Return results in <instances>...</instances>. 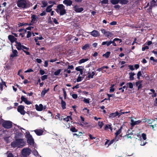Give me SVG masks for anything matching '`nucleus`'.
I'll return each mask as SVG.
<instances>
[{"mask_svg":"<svg viewBox=\"0 0 157 157\" xmlns=\"http://www.w3.org/2000/svg\"><path fill=\"white\" fill-rule=\"evenodd\" d=\"M25 144L23 139L18 138L16 139L15 141L11 143V146L14 148H21L25 146Z\"/></svg>","mask_w":157,"mask_h":157,"instance_id":"obj_1","label":"nucleus"},{"mask_svg":"<svg viewBox=\"0 0 157 157\" xmlns=\"http://www.w3.org/2000/svg\"><path fill=\"white\" fill-rule=\"evenodd\" d=\"M27 3V1L25 0H18L17 3L18 7L24 9L30 7V5Z\"/></svg>","mask_w":157,"mask_h":157,"instance_id":"obj_2","label":"nucleus"},{"mask_svg":"<svg viewBox=\"0 0 157 157\" xmlns=\"http://www.w3.org/2000/svg\"><path fill=\"white\" fill-rule=\"evenodd\" d=\"M65 6L62 4H59L57 6L55 10L58 13H59L60 16H62L66 13Z\"/></svg>","mask_w":157,"mask_h":157,"instance_id":"obj_3","label":"nucleus"},{"mask_svg":"<svg viewBox=\"0 0 157 157\" xmlns=\"http://www.w3.org/2000/svg\"><path fill=\"white\" fill-rule=\"evenodd\" d=\"M2 126L6 129H9L12 127V123L10 121H5L2 124Z\"/></svg>","mask_w":157,"mask_h":157,"instance_id":"obj_4","label":"nucleus"},{"mask_svg":"<svg viewBox=\"0 0 157 157\" xmlns=\"http://www.w3.org/2000/svg\"><path fill=\"white\" fill-rule=\"evenodd\" d=\"M27 142L30 145H33L34 144V140L31 135L29 134L27 135Z\"/></svg>","mask_w":157,"mask_h":157,"instance_id":"obj_5","label":"nucleus"},{"mask_svg":"<svg viewBox=\"0 0 157 157\" xmlns=\"http://www.w3.org/2000/svg\"><path fill=\"white\" fill-rule=\"evenodd\" d=\"M30 150L29 148H24L21 152L22 155L24 157H27V155H29Z\"/></svg>","mask_w":157,"mask_h":157,"instance_id":"obj_6","label":"nucleus"},{"mask_svg":"<svg viewBox=\"0 0 157 157\" xmlns=\"http://www.w3.org/2000/svg\"><path fill=\"white\" fill-rule=\"evenodd\" d=\"M25 107L23 105H20L18 106L17 110L21 115H24L25 114L26 112L24 110Z\"/></svg>","mask_w":157,"mask_h":157,"instance_id":"obj_7","label":"nucleus"},{"mask_svg":"<svg viewBox=\"0 0 157 157\" xmlns=\"http://www.w3.org/2000/svg\"><path fill=\"white\" fill-rule=\"evenodd\" d=\"M12 53L10 55V57L11 59H13L14 57H17L18 56V52L16 49H13L12 48Z\"/></svg>","mask_w":157,"mask_h":157,"instance_id":"obj_8","label":"nucleus"},{"mask_svg":"<svg viewBox=\"0 0 157 157\" xmlns=\"http://www.w3.org/2000/svg\"><path fill=\"white\" fill-rule=\"evenodd\" d=\"M74 10L76 13H81L84 9L82 7H80L77 5H75L73 7Z\"/></svg>","mask_w":157,"mask_h":157,"instance_id":"obj_9","label":"nucleus"},{"mask_svg":"<svg viewBox=\"0 0 157 157\" xmlns=\"http://www.w3.org/2000/svg\"><path fill=\"white\" fill-rule=\"evenodd\" d=\"M8 39L12 43V44L14 42L15 43H17V39L14 37V36L11 35H10L8 36Z\"/></svg>","mask_w":157,"mask_h":157,"instance_id":"obj_10","label":"nucleus"},{"mask_svg":"<svg viewBox=\"0 0 157 157\" xmlns=\"http://www.w3.org/2000/svg\"><path fill=\"white\" fill-rule=\"evenodd\" d=\"M131 129H132L133 127L136 124H138L140 123L141 121L140 120H138L137 121H134V120L132 119L131 120Z\"/></svg>","mask_w":157,"mask_h":157,"instance_id":"obj_11","label":"nucleus"},{"mask_svg":"<svg viewBox=\"0 0 157 157\" xmlns=\"http://www.w3.org/2000/svg\"><path fill=\"white\" fill-rule=\"evenodd\" d=\"M121 115V114L119 113L118 111H116L115 113L110 114L109 116V118H113L118 116L119 117Z\"/></svg>","mask_w":157,"mask_h":157,"instance_id":"obj_12","label":"nucleus"},{"mask_svg":"<svg viewBox=\"0 0 157 157\" xmlns=\"http://www.w3.org/2000/svg\"><path fill=\"white\" fill-rule=\"evenodd\" d=\"M90 34L94 37H96L100 35L99 32L97 30H94L90 33Z\"/></svg>","mask_w":157,"mask_h":157,"instance_id":"obj_13","label":"nucleus"},{"mask_svg":"<svg viewBox=\"0 0 157 157\" xmlns=\"http://www.w3.org/2000/svg\"><path fill=\"white\" fill-rule=\"evenodd\" d=\"M63 3L67 6H70L72 5L73 2L71 0H64Z\"/></svg>","mask_w":157,"mask_h":157,"instance_id":"obj_14","label":"nucleus"},{"mask_svg":"<svg viewBox=\"0 0 157 157\" xmlns=\"http://www.w3.org/2000/svg\"><path fill=\"white\" fill-rule=\"evenodd\" d=\"M24 49L28 51L29 50V48L27 47L26 46L23 45L22 50V51L25 53L27 55H30V54L29 52L25 50Z\"/></svg>","mask_w":157,"mask_h":157,"instance_id":"obj_15","label":"nucleus"},{"mask_svg":"<svg viewBox=\"0 0 157 157\" xmlns=\"http://www.w3.org/2000/svg\"><path fill=\"white\" fill-rule=\"evenodd\" d=\"M35 108L38 111H41L43 109V105L42 104H40L39 105H38L37 104L35 105Z\"/></svg>","mask_w":157,"mask_h":157,"instance_id":"obj_16","label":"nucleus"},{"mask_svg":"<svg viewBox=\"0 0 157 157\" xmlns=\"http://www.w3.org/2000/svg\"><path fill=\"white\" fill-rule=\"evenodd\" d=\"M36 134L39 136H41L43 134V131L41 129H37L34 131Z\"/></svg>","mask_w":157,"mask_h":157,"instance_id":"obj_17","label":"nucleus"},{"mask_svg":"<svg viewBox=\"0 0 157 157\" xmlns=\"http://www.w3.org/2000/svg\"><path fill=\"white\" fill-rule=\"evenodd\" d=\"M16 43V44L15 46H16V48L18 50H22L23 45L21 44V43L20 42L17 41V43Z\"/></svg>","mask_w":157,"mask_h":157,"instance_id":"obj_18","label":"nucleus"},{"mask_svg":"<svg viewBox=\"0 0 157 157\" xmlns=\"http://www.w3.org/2000/svg\"><path fill=\"white\" fill-rule=\"evenodd\" d=\"M31 18L32 19L31 22H33L34 23L35 21L38 19V17L35 14H33L31 16Z\"/></svg>","mask_w":157,"mask_h":157,"instance_id":"obj_19","label":"nucleus"},{"mask_svg":"<svg viewBox=\"0 0 157 157\" xmlns=\"http://www.w3.org/2000/svg\"><path fill=\"white\" fill-rule=\"evenodd\" d=\"M23 136V134L21 132H16L15 136V139L21 137Z\"/></svg>","mask_w":157,"mask_h":157,"instance_id":"obj_20","label":"nucleus"},{"mask_svg":"<svg viewBox=\"0 0 157 157\" xmlns=\"http://www.w3.org/2000/svg\"><path fill=\"white\" fill-rule=\"evenodd\" d=\"M112 44V41L110 40L109 41H103L102 42L101 45H106L107 46H109Z\"/></svg>","mask_w":157,"mask_h":157,"instance_id":"obj_21","label":"nucleus"},{"mask_svg":"<svg viewBox=\"0 0 157 157\" xmlns=\"http://www.w3.org/2000/svg\"><path fill=\"white\" fill-rule=\"evenodd\" d=\"M129 79L131 80H133L134 79V76L135 75V74L133 72H131L129 73Z\"/></svg>","mask_w":157,"mask_h":157,"instance_id":"obj_22","label":"nucleus"},{"mask_svg":"<svg viewBox=\"0 0 157 157\" xmlns=\"http://www.w3.org/2000/svg\"><path fill=\"white\" fill-rule=\"evenodd\" d=\"M128 2V1L127 0H119V3L121 5L127 4Z\"/></svg>","mask_w":157,"mask_h":157,"instance_id":"obj_23","label":"nucleus"},{"mask_svg":"<svg viewBox=\"0 0 157 157\" xmlns=\"http://www.w3.org/2000/svg\"><path fill=\"white\" fill-rule=\"evenodd\" d=\"M90 46V44H86L82 47V49L84 50H86L89 48Z\"/></svg>","mask_w":157,"mask_h":157,"instance_id":"obj_24","label":"nucleus"},{"mask_svg":"<svg viewBox=\"0 0 157 157\" xmlns=\"http://www.w3.org/2000/svg\"><path fill=\"white\" fill-rule=\"evenodd\" d=\"M122 128V126H121L120 127V128L115 133V135L116 136V138L119 135L121 132V130Z\"/></svg>","mask_w":157,"mask_h":157,"instance_id":"obj_25","label":"nucleus"},{"mask_svg":"<svg viewBox=\"0 0 157 157\" xmlns=\"http://www.w3.org/2000/svg\"><path fill=\"white\" fill-rule=\"evenodd\" d=\"M53 6V5H51L48 6L47 7L46 9V11L47 12H50L52 10V9H51V8Z\"/></svg>","mask_w":157,"mask_h":157,"instance_id":"obj_26","label":"nucleus"},{"mask_svg":"<svg viewBox=\"0 0 157 157\" xmlns=\"http://www.w3.org/2000/svg\"><path fill=\"white\" fill-rule=\"evenodd\" d=\"M89 60V59L88 58H86V59H82L80 60L79 61L78 63L79 64H81L82 63H84L85 62H86Z\"/></svg>","mask_w":157,"mask_h":157,"instance_id":"obj_27","label":"nucleus"},{"mask_svg":"<svg viewBox=\"0 0 157 157\" xmlns=\"http://www.w3.org/2000/svg\"><path fill=\"white\" fill-rule=\"evenodd\" d=\"M61 105L62 108L63 109H66V103L65 101H63V100L61 101Z\"/></svg>","mask_w":157,"mask_h":157,"instance_id":"obj_28","label":"nucleus"},{"mask_svg":"<svg viewBox=\"0 0 157 157\" xmlns=\"http://www.w3.org/2000/svg\"><path fill=\"white\" fill-rule=\"evenodd\" d=\"M108 67L107 66H103L101 67L100 68H99L96 70L97 71L100 72L104 70L105 68L108 69Z\"/></svg>","mask_w":157,"mask_h":157,"instance_id":"obj_29","label":"nucleus"},{"mask_svg":"<svg viewBox=\"0 0 157 157\" xmlns=\"http://www.w3.org/2000/svg\"><path fill=\"white\" fill-rule=\"evenodd\" d=\"M110 54V52H107L105 54H103L102 55L103 57H105L106 58H107L109 57Z\"/></svg>","mask_w":157,"mask_h":157,"instance_id":"obj_30","label":"nucleus"},{"mask_svg":"<svg viewBox=\"0 0 157 157\" xmlns=\"http://www.w3.org/2000/svg\"><path fill=\"white\" fill-rule=\"evenodd\" d=\"M115 86V84H112L111 86L110 87V88L109 89V92L111 93L112 92H113L115 90V89L114 88V87Z\"/></svg>","mask_w":157,"mask_h":157,"instance_id":"obj_31","label":"nucleus"},{"mask_svg":"<svg viewBox=\"0 0 157 157\" xmlns=\"http://www.w3.org/2000/svg\"><path fill=\"white\" fill-rule=\"evenodd\" d=\"M140 140L141 141L140 145L141 146H144L146 144V143H147V142H146V141H145L144 140H142L141 139V137H140Z\"/></svg>","mask_w":157,"mask_h":157,"instance_id":"obj_32","label":"nucleus"},{"mask_svg":"<svg viewBox=\"0 0 157 157\" xmlns=\"http://www.w3.org/2000/svg\"><path fill=\"white\" fill-rule=\"evenodd\" d=\"M150 6H152L155 7V4L156 3V1L155 0H152L150 2Z\"/></svg>","mask_w":157,"mask_h":157,"instance_id":"obj_33","label":"nucleus"},{"mask_svg":"<svg viewBox=\"0 0 157 157\" xmlns=\"http://www.w3.org/2000/svg\"><path fill=\"white\" fill-rule=\"evenodd\" d=\"M111 2L113 5H116L119 2V0H111Z\"/></svg>","mask_w":157,"mask_h":157,"instance_id":"obj_34","label":"nucleus"},{"mask_svg":"<svg viewBox=\"0 0 157 157\" xmlns=\"http://www.w3.org/2000/svg\"><path fill=\"white\" fill-rule=\"evenodd\" d=\"M70 131L73 132H77L78 130L75 127H72L71 128Z\"/></svg>","mask_w":157,"mask_h":157,"instance_id":"obj_35","label":"nucleus"},{"mask_svg":"<svg viewBox=\"0 0 157 157\" xmlns=\"http://www.w3.org/2000/svg\"><path fill=\"white\" fill-rule=\"evenodd\" d=\"M111 124H107L105 125V128H104L105 130H106L108 128H109L111 129V130H112V128L111 127Z\"/></svg>","mask_w":157,"mask_h":157,"instance_id":"obj_36","label":"nucleus"},{"mask_svg":"<svg viewBox=\"0 0 157 157\" xmlns=\"http://www.w3.org/2000/svg\"><path fill=\"white\" fill-rule=\"evenodd\" d=\"M153 7L152 6H150L147 9V13H152V7Z\"/></svg>","mask_w":157,"mask_h":157,"instance_id":"obj_37","label":"nucleus"},{"mask_svg":"<svg viewBox=\"0 0 157 157\" xmlns=\"http://www.w3.org/2000/svg\"><path fill=\"white\" fill-rule=\"evenodd\" d=\"M140 137H141V138H142L144 140H145L147 139L146 135L144 133H142L141 136Z\"/></svg>","mask_w":157,"mask_h":157,"instance_id":"obj_38","label":"nucleus"},{"mask_svg":"<svg viewBox=\"0 0 157 157\" xmlns=\"http://www.w3.org/2000/svg\"><path fill=\"white\" fill-rule=\"evenodd\" d=\"M61 69H59L55 71L54 73V75L56 76L58 75L61 71Z\"/></svg>","mask_w":157,"mask_h":157,"instance_id":"obj_39","label":"nucleus"},{"mask_svg":"<svg viewBox=\"0 0 157 157\" xmlns=\"http://www.w3.org/2000/svg\"><path fill=\"white\" fill-rule=\"evenodd\" d=\"M42 3L43 4V6H41V7L42 8L48 5V3L47 1H42Z\"/></svg>","mask_w":157,"mask_h":157,"instance_id":"obj_40","label":"nucleus"},{"mask_svg":"<svg viewBox=\"0 0 157 157\" xmlns=\"http://www.w3.org/2000/svg\"><path fill=\"white\" fill-rule=\"evenodd\" d=\"M47 92L45 90V88H44L43 90L42 91L41 93V96L42 97H43L44 96L46 93Z\"/></svg>","mask_w":157,"mask_h":157,"instance_id":"obj_41","label":"nucleus"},{"mask_svg":"<svg viewBox=\"0 0 157 157\" xmlns=\"http://www.w3.org/2000/svg\"><path fill=\"white\" fill-rule=\"evenodd\" d=\"M63 96L64 97V99H66V98L67 97V93L66 92L65 90V89L64 88H63Z\"/></svg>","mask_w":157,"mask_h":157,"instance_id":"obj_42","label":"nucleus"},{"mask_svg":"<svg viewBox=\"0 0 157 157\" xmlns=\"http://www.w3.org/2000/svg\"><path fill=\"white\" fill-rule=\"evenodd\" d=\"M21 103L22 102V101H23L24 102H25L27 100L26 98L24 97L23 96H22L21 97Z\"/></svg>","mask_w":157,"mask_h":157,"instance_id":"obj_43","label":"nucleus"},{"mask_svg":"<svg viewBox=\"0 0 157 157\" xmlns=\"http://www.w3.org/2000/svg\"><path fill=\"white\" fill-rule=\"evenodd\" d=\"M127 85H128L129 86V87L130 89H132L133 88V85L132 83L129 82H128L127 84Z\"/></svg>","mask_w":157,"mask_h":157,"instance_id":"obj_44","label":"nucleus"},{"mask_svg":"<svg viewBox=\"0 0 157 157\" xmlns=\"http://www.w3.org/2000/svg\"><path fill=\"white\" fill-rule=\"evenodd\" d=\"M48 78V75H44L42 76L41 77V79L42 80L44 81L45 80V79H47Z\"/></svg>","mask_w":157,"mask_h":157,"instance_id":"obj_45","label":"nucleus"},{"mask_svg":"<svg viewBox=\"0 0 157 157\" xmlns=\"http://www.w3.org/2000/svg\"><path fill=\"white\" fill-rule=\"evenodd\" d=\"M142 74L141 71H139L138 72L137 74V78L139 80L140 79V77L141 76Z\"/></svg>","mask_w":157,"mask_h":157,"instance_id":"obj_46","label":"nucleus"},{"mask_svg":"<svg viewBox=\"0 0 157 157\" xmlns=\"http://www.w3.org/2000/svg\"><path fill=\"white\" fill-rule=\"evenodd\" d=\"M115 140L116 138L113 139V140H112L110 141H109V143L108 144L107 147H108L109 145H111V144H113L115 141Z\"/></svg>","mask_w":157,"mask_h":157,"instance_id":"obj_47","label":"nucleus"},{"mask_svg":"<svg viewBox=\"0 0 157 157\" xmlns=\"http://www.w3.org/2000/svg\"><path fill=\"white\" fill-rule=\"evenodd\" d=\"M89 100H90V99H89V98L86 99L85 98L83 101L85 103H86V104H88L90 102Z\"/></svg>","mask_w":157,"mask_h":157,"instance_id":"obj_48","label":"nucleus"},{"mask_svg":"<svg viewBox=\"0 0 157 157\" xmlns=\"http://www.w3.org/2000/svg\"><path fill=\"white\" fill-rule=\"evenodd\" d=\"M101 2L103 4H108L109 2V0H103L101 1Z\"/></svg>","mask_w":157,"mask_h":157,"instance_id":"obj_49","label":"nucleus"},{"mask_svg":"<svg viewBox=\"0 0 157 157\" xmlns=\"http://www.w3.org/2000/svg\"><path fill=\"white\" fill-rule=\"evenodd\" d=\"M142 80H139L135 83V85L136 86H138L139 85L140 83H142Z\"/></svg>","mask_w":157,"mask_h":157,"instance_id":"obj_50","label":"nucleus"},{"mask_svg":"<svg viewBox=\"0 0 157 157\" xmlns=\"http://www.w3.org/2000/svg\"><path fill=\"white\" fill-rule=\"evenodd\" d=\"M112 34V33L109 32H106L105 36L107 37H109Z\"/></svg>","mask_w":157,"mask_h":157,"instance_id":"obj_51","label":"nucleus"},{"mask_svg":"<svg viewBox=\"0 0 157 157\" xmlns=\"http://www.w3.org/2000/svg\"><path fill=\"white\" fill-rule=\"evenodd\" d=\"M6 70H10L11 68L10 66L9 65H7L4 67Z\"/></svg>","mask_w":157,"mask_h":157,"instance_id":"obj_52","label":"nucleus"},{"mask_svg":"<svg viewBox=\"0 0 157 157\" xmlns=\"http://www.w3.org/2000/svg\"><path fill=\"white\" fill-rule=\"evenodd\" d=\"M103 122L99 121L98 123V125L100 127V128H101L103 125Z\"/></svg>","mask_w":157,"mask_h":157,"instance_id":"obj_53","label":"nucleus"},{"mask_svg":"<svg viewBox=\"0 0 157 157\" xmlns=\"http://www.w3.org/2000/svg\"><path fill=\"white\" fill-rule=\"evenodd\" d=\"M45 50V48L44 47H42L39 49V51L40 53H42L44 52L43 51L44 50Z\"/></svg>","mask_w":157,"mask_h":157,"instance_id":"obj_54","label":"nucleus"},{"mask_svg":"<svg viewBox=\"0 0 157 157\" xmlns=\"http://www.w3.org/2000/svg\"><path fill=\"white\" fill-rule=\"evenodd\" d=\"M34 72V71L32 69L30 68V69H28L26 71H25V72L26 73H28V72Z\"/></svg>","mask_w":157,"mask_h":157,"instance_id":"obj_55","label":"nucleus"},{"mask_svg":"<svg viewBox=\"0 0 157 157\" xmlns=\"http://www.w3.org/2000/svg\"><path fill=\"white\" fill-rule=\"evenodd\" d=\"M82 80V77L80 76V75H79L78 78L76 79V81L77 82H80Z\"/></svg>","mask_w":157,"mask_h":157,"instance_id":"obj_56","label":"nucleus"},{"mask_svg":"<svg viewBox=\"0 0 157 157\" xmlns=\"http://www.w3.org/2000/svg\"><path fill=\"white\" fill-rule=\"evenodd\" d=\"M149 47L148 46H146L144 47H143L142 48V50L143 51H144L146 49H148Z\"/></svg>","mask_w":157,"mask_h":157,"instance_id":"obj_57","label":"nucleus"},{"mask_svg":"<svg viewBox=\"0 0 157 157\" xmlns=\"http://www.w3.org/2000/svg\"><path fill=\"white\" fill-rule=\"evenodd\" d=\"M31 32H30L29 31H28L27 32V36H26L27 38H29L30 37V36H31Z\"/></svg>","mask_w":157,"mask_h":157,"instance_id":"obj_58","label":"nucleus"},{"mask_svg":"<svg viewBox=\"0 0 157 157\" xmlns=\"http://www.w3.org/2000/svg\"><path fill=\"white\" fill-rule=\"evenodd\" d=\"M80 67H82L81 66H79L75 68V70H76L77 71H80L81 70H82L83 69L82 68H80Z\"/></svg>","mask_w":157,"mask_h":157,"instance_id":"obj_59","label":"nucleus"},{"mask_svg":"<svg viewBox=\"0 0 157 157\" xmlns=\"http://www.w3.org/2000/svg\"><path fill=\"white\" fill-rule=\"evenodd\" d=\"M128 67H129V69L132 71H133L134 70V68H133V66L132 65H128Z\"/></svg>","mask_w":157,"mask_h":157,"instance_id":"obj_60","label":"nucleus"},{"mask_svg":"<svg viewBox=\"0 0 157 157\" xmlns=\"http://www.w3.org/2000/svg\"><path fill=\"white\" fill-rule=\"evenodd\" d=\"M74 66L72 65H68L67 67V69H71L72 70L74 69Z\"/></svg>","mask_w":157,"mask_h":157,"instance_id":"obj_61","label":"nucleus"},{"mask_svg":"<svg viewBox=\"0 0 157 157\" xmlns=\"http://www.w3.org/2000/svg\"><path fill=\"white\" fill-rule=\"evenodd\" d=\"M48 22L51 24H53V22L51 20V17H49L48 19Z\"/></svg>","mask_w":157,"mask_h":157,"instance_id":"obj_62","label":"nucleus"},{"mask_svg":"<svg viewBox=\"0 0 157 157\" xmlns=\"http://www.w3.org/2000/svg\"><path fill=\"white\" fill-rule=\"evenodd\" d=\"M72 98L74 99H75L77 98L78 97V95L76 94H72Z\"/></svg>","mask_w":157,"mask_h":157,"instance_id":"obj_63","label":"nucleus"},{"mask_svg":"<svg viewBox=\"0 0 157 157\" xmlns=\"http://www.w3.org/2000/svg\"><path fill=\"white\" fill-rule=\"evenodd\" d=\"M117 24V22L116 21H113L112 22H111L110 23V24L111 25H115Z\"/></svg>","mask_w":157,"mask_h":157,"instance_id":"obj_64","label":"nucleus"}]
</instances>
